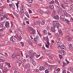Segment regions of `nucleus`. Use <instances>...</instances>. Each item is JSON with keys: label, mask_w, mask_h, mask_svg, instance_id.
<instances>
[{"label": "nucleus", "mask_w": 73, "mask_h": 73, "mask_svg": "<svg viewBox=\"0 0 73 73\" xmlns=\"http://www.w3.org/2000/svg\"><path fill=\"white\" fill-rule=\"evenodd\" d=\"M56 70L58 71V72H59L60 70V68H58Z\"/></svg>", "instance_id": "obj_61"}, {"label": "nucleus", "mask_w": 73, "mask_h": 73, "mask_svg": "<svg viewBox=\"0 0 73 73\" xmlns=\"http://www.w3.org/2000/svg\"><path fill=\"white\" fill-rule=\"evenodd\" d=\"M54 19H56V20H58L59 19V17L58 15H56L55 17H54Z\"/></svg>", "instance_id": "obj_27"}, {"label": "nucleus", "mask_w": 73, "mask_h": 73, "mask_svg": "<svg viewBox=\"0 0 73 73\" xmlns=\"http://www.w3.org/2000/svg\"><path fill=\"white\" fill-rule=\"evenodd\" d=\"M30 66H31V65H30V64H27L25 65V68H30Z\"/></svg>", "instance_id": "obj_23"}, {"label": "nucleus", "mask_w": 73, "mask_h": 73, "mask_svg": "<svg viewBox=\"0 0 73 73\" xmlns=\"http://www.w3.org/2000/svg\"><path fill=\"white\" fill-rule=\"evenodd\" d=\"M49 38H48V36H47L46 37V41H49Z\"/></svg>", "instance_id": "obj_53"}, {"label": "nucleus", "mask_w": 73, "mask_h": 73, "mask_svg": "<svg viewBox=\"0 0 73 73\" xmlns=\"http://www.w3.org/2000/svg\"><path fill=\"white\" fill-rule=\"evenodd\" d=\"M55 3L56 4H57L58 5H59V3H58V1L57 0H55Z\"/></svg>", "instance_id": "obj_40"}, {"label": "nucleus", "mask_w": 73, "mask_h": 73, "mask_svg": "<svg viewBox=\"0 0 73 73\" xmlns=\"http://www.w3.org/2000/svg\"><path fill=\"white\" fill-rule=\"evenodd\" d=\"M6 64H7V66H8V68H11V65H10V63H7V62H6L5 63Z\"/></svg>", "instance_id": "obj_24"}, {"label": "nucleus", "mask_w": 73, "mask_h": 73, "mask_svg": "<svg viewBox=\"0 0 73 73\" xmlns=\"http://www.w3.org/2000/svg\"><path fill=\"white\" fill-rule=\"evenodd\" d=\"M5 26L7 28L9 27V23L8 22H6L5 23Z\"/></svg>", "instance_id": "obj_13"}, {"label": "nucleus", "mask_w": 73, "mask_h": 73, "mask_svg": "<svg viewBox=\"0 0 73 73\" xmlns=\"http://www.w3.org/2000/svg\"><path fill=\"white\" fill-rule=\"evenodd\" d=\"M70 71L73 73V67L70 69Z\"/></svg>", "instance_id": "obj_59"}, {"label": "nucleus", "mask_w": 73, "mask_h": 73, "mask_svg": "<svg viewBox=\"0 0 73 73\" xmlns=\"http://www.w3.org/2000/svg\"><path fill=\"white\" fill-rule=\"evenodd\" d=\"M60 19L61 20H64L65 19V15L64 14H62L60 17Z\"/></svg>", "instance_id": "obj_11"}, {"label": "nucleus", "mask_w": 73, "mask_h": 73, "mask_svg": "<svg viewBox=\"0 0 73 73\" xmlns=\"http://www.w3.org/2000/svg\"><path fill=\"white\" fill-rule=\"evenodd\" d=\"M65 21L66 22L67 24H69V23H70V21L69 20H68L66 19H64Z\"/></svg>", "instance_id": "obj_26"}, {"label": "nucleus", "mask_w": 73, "mask_h": 73, "mask_svg": "<svg viewBox=\"0 0 73 73\" xmlns=\"http://www.w3.org/2000/svg\"><path fill=\"white\" fill-rule=\"evenodd\" d=\"M43 32L44 34H45V35L47 34V31L45 30L43 31Z\"/></svg>", "instance_id": "obj_45"}, {"label": "nucleus", "mask_w": 73, "mask_h": 73, "mask_svg": "<svg viewBox=\"0 0 73 73\" xmlns=\"http://www.w3.org/2000/svg\"><path fill=\"white\" fill-rule=\"evenodd\" d=\"M0 28H5V27H3V25L0 23Z\"/></svg>", "instance_id": "obj_57"}, {"label": "nucleus", "mask_w": 73, "mask_h": 73, "mask_svg": "<svg viewBox=\"0 0 73 73\" xmlns=\"http://www.w3.org/2000/svg\"><path fill=\"white\" fill-rule=\"evenodd\" d=\"M45 72L46 73H49V70L47 69L46 70Z\"/></svg>", "instance_id": "obj_56"}, {"label": "nucleus", "mask_w": 73, "mask_h": 73, "mask_svg": "<svg viewBox=\"0 0 73 73\" xmlns=\"http://www.w3.org/2000/svg\"><path fill=\"white\" fill-rule=\"evenodd\" d=\"M2 70H4L5 72H7L8 71V70H7V68L6 67H4L3 68V69H2Z\"/></svg>", "instance_id": "obj_28"}, {"label": "nucleus", "mask_w": 73, "mask_h": 73, "mask_svg": "<svg viewBox=\"0 0 73 73\" xmlns=\"http://www.w3.org/2000/svg\"><path fill=\"white\" fill-rule=\"evenodd\" d=\"M14 37H15V38H17V37H18V35L17 34H16L14 35Z\"/></svg>", "instance_id": "obj_58"}, {"label": "nucleus", "mask_w": 73, "mask_h": 73, "mask_svg": "<svg viewBox=\"0 0 73 73\" xmlns=\"http://www.w3.org/2000/svg\"><path fill=\"white\" fill-rule=\"evenodd\" d=\"M57 8H58V9H60V6L59 5L58 6H57Z\"/></svg>", "instance_id": "obj_63"}, {"label": "nucleus", "mask_w": 73, "mask_h": 73, "mask_svg": "<svg viewBox=\"0 0 73 73\" xmlns=\"http://www.w3.org/2000/svg\"><path fill=\"white\" fill-rule=\"evenodd\" d=\"M38 38L37 36L34 38V40L35 41V42L36 43H38Z\"/></svg>", "instance_id": "obj_9"}, {"label": "nucleus", "mask_w": 73, "mask_h": 73, "mask_svg": "<svg viewBox=\"0 0 73 73\" xmlns=\"http://www.w3.org/2000/svg\"><path fill=\"white\" fill-rule=\"evenodd\" d=\"M39 69L40 71H42L45 70V68L44 66H40L39 67Z\"/></svg>", "instance_id": "obj_4"}, {"label": "nucleus", "mask_w": 73, "mask_h": 73, "mask_svg": "<svg viewBox=\"0 0 73 73\" xmlns=\"http://www.w3.org/2000/svg\"><path fill=\"white\" fill-rule=\"evenodd\" d=\"M69 1H67L66 3L65 2H63V4L65 6H66V7H68V3H69Z\"/></svg>", "instance_id": "obj_17"}, {"label": "nucleus", "mask_w": 73, "mask_h": 73, "mask_svg": "<svg viewBox=\"0 0 73 73\" xmlns=\"http://www.w3.org/2000/svg\"><path fill=\"white\" fill-rule=\"evenodd\" d=\"M62 63L63 64V67H64V66H66V63H64V62H62Z\"/></svg>", "instance_id": "obj_38"}, {"label": "nucleus", "mask_w": 73, "mask_h": 73, "mask_svg": "<svg viewBox=\"0 0 73 73\" xmlns=\"http://www.w3.org/2000/svg\"><path fill=\"white\" fill-rule=\"evenodd\" d=\"M62 73H66V69H64L62 71Z\"/></svg>", "instance_id": "obj_52"}, {"label": "nucleus", "mask_w": 73, "mask_h": 73, "mask_svg": "<svg viewBox=\"0 0 73 73\" xmlns=\"http://www.w3.org/2000/svg\"><path fill=\"white\" fill-rule=\"evenodd\" d=\"M56 11H55V10L53 9L52 11V13L51 14V16H52V17H54V16H55V14H56Z\"/></svg>", "instance_id": "obj_7"}, {"label": "nucleus", "mask_w": 73, "mask_h": 73, "mask_svg": "<svg viewBox=\"0 0 73 73\" xmlns=\"http://www.w3.org/2000/svg\"><path fill=\"white\" fill-rule=\"evenodd\" d=\"M58 30L60 36H63V33H62V31H61L60 29H59Z\"/></svg>", "instance_id": "obj_8"}, {"label": "nucleus", "mask_w": 73, "mask_h": 73, "mask_svg": "<svg viewBox=\"0 0 73 73\" xmlns=\"http://www.w3.org/2000/svg\"><path fill=\"white\" fill-rule=\"evenodd\" d=\"M52 66H53V65H50L48 66V69H50V68H52Z\"/></svg>", "instance_id": "obj_42"}, {"label": "nucleus", "mask_w": 73, "mask_h": 73, "mask_svg": "<svg viewBox=\"0 0 73 73\" xmlns=\"http://www.w3.org/2000/svg\"><path fill=\"white\" fill-rule=\"evenodd\" d=\"M46 53L48 54H50L51 53V51L50 50H47L46 51Z\"/></svg>", "instance_id": "obj_25"}, {"label": "nucleus", "mask_w": 73, "mask_h": 73, "mask_svg": "<svg viewBox=\"0 0 73 73\" xmlns=\"http://www.w3.org/2000/svg\"><path fill=\"white\" fill-rule=\"evenodd\" d=\"M45 21H41V25H44V24H45Z\"/></svg>", "instance_id": "obj_30"}, {"label": "nucleus", "mask_w": 73, "mask_h": 73, "mask_svg": "<svg viewBox=\"0 0 73 73\" xmlns=\"http://www.w3.org/2000/svg\"><path fill=\"white\" fill-rule=\"evenodd\" d=\"M47 30H49L50 29V27L49 26H47L46 28Z\"/></svg>", "instance_id": "obj_50"}, {"label": "nucleus", "mask_w": 73, "mask_h": 73, "mask_svg": "<svg viewBox=\"0 0 73 73\" xmlns=\"http://www.w3.org/2000/svg\"><path fill=\"white\" fill-rule=\"evenodd\" d=\"M68 49L70 50L71 51H73V46H72V44H70L68 45Z\"/></svg>", "instance_id": "obj_5"}, {"label": "nucleus", "mask_w": 73, "mask_h": 73, "mask_svg": "<svg viewBox=\"0 0 73 73\" xmlns=\"http://www.w3.org/2000/svg\"><path fill=\"white\" fill-rule=\"evenodd\" d=\"M28 29L29 30V31H30V32L31 34H33V35L36 34V31L32 28L31 27H29L28 28Z\"/></svg>", "instance_id": "obj_1"}, {"label": "nucleus", "mask_w": 73, "mask_h": 73, "mask_svg": "<svg viewBox=\"0 0 73 73\" xmlns=\"http://www.w3.org/2000/svg\"><path fill=\"white\" fill-rule=\"evenodd\" d=\"M17 63H19V66H20V65H21V63H22V62H21V60H18L17 61Z\"/></svg>", "instance_id": "obj_21"}, {"label": "nucleus", "mask_w": 73, "mask_h": 73, "mask_svg": "<svg viewBox=\"0 0 73 73\" xmlns=\"http://www.w3.org/2000/svg\"><path fill=\"white\" fill-rule=\"evenodd\" d=\"M18 39L19 41H21L22 39V37L21 36H19L18 37Z\"/></svg>", "instance_id": "obj_39"}, {"label": "nucleus", "mask_w": 73, "mask_h": 73, "mask_svg": "<svg viewBox=\"0 0 73 73\" xmlns=\"http://www.w3.org/2000/svg\"><path fill=\"white\" fill-rule=\"evenodd\" d=\"M56 27L54 28L53 27H51V30L52 32H54V33H55L56 32V30H55V28Z\"/></svg>", "instance_id": "obj_18"}, {"label": "nucleus", "mask_w": 73, "mask_h": 73, "mask_svg": "<svg viewBox=\"0 0 73 73\" xmlns=\"http://www.w3.org/2000/svg\"><path fill=\"white\" fill-rule=\"evenodd\" d=\"M65 16H67V17L69 16V14L68 13L66 14L65 15Z\"/></svg>", "instance_id": "obj_64"}, {"label": "nucleus", "mask_w": 73, "mask_h": 73, "mask_svg": "<svg viewBox=\"0 0 73 73\" xmlns=\"http://www.w3.org/2000/svg\"><path fill=\"white\" fill-rule=\"evenodd\" d=\"M45 13L47 15H50V13H51V11L50 10H47L46 11Z\"/></svg>", "instance_id": "obj_19"}, {"label": "nucleus", "mask_w": 73, "mask_h": 73, "mask_svg": "<svg viewBox=\"0 0 73 73\" xmlns=\"http://www.w3.org/2000/svg\"><path fill=\"white\" fill-rule=\"evenodd\" d=\"M34 70L35 71V72H38L39 71L38 69L37 68L35 69Z\"/></svg>", "instance_id": "obj_60"}, {"label": "nucleus", "mask_w": 73, "mask_h": 73, "mask_svg": "<svg viewBox=\"0 0 73 73\" xmlns=\"http://www.w3.org/2000/svg\"><path fill=\"white\" fill-rule=\"evenodd\" d=\"M24 13V9H22V10L21 11V14H23V13Z\"/></svg>", "instance_id": "obj_43"}, {"label": "nucleus", "mask_w": 73, "mask_h": 73, "mask_svg": "<svg viewBox=\"0 0 73 73\" xmlns=\"http://www.w3.org/2000/svg\"><path fill=\"white\" fill-rule=\"evenodd\" d=\"M66 39L67 41H69L71 39H72V38L69 36H67L66 37Z\"/></svg>", "instance_id": "obj_15"}, {"label": "nucleus", "mask_w": 73, "mask_h": 73, "mask_svg": "<svg viewBox=\"0 0 73 73\" xmlns=\"http://www.w3.org/2000/svg\"><path fill=\"white\" fill-rule=\"evenodd\" d=\"M52 22L54 23H53V27L54 28H56V25L58 26V25L59 24V22L57 21H53Z\"/></svg>", "instance_id": "obj_2"}, {"label": "nucleus", "mask_w": 73, "mask_h": 73, "mask_svg": "<svg viewBox=\"0 0 73 73\" xmlns=\"http://www.w3.org/2000/svg\"><path fill=\"white\" fill-rule=\"evenodd\" d=\"M54 2L52 0L51 2H49V4H54Z\"/></svg>", "instance_id": "obj_32"}, {"label": "nucleus", "mask_w": 73, "mask_h": 73, "mask_svg": "<svg viewBox=\"0 0 73 73\" xmlns=\"http://www.w3.org/2000/svg\"><path fill=\"white\" fill-rule=\"evenodd\" d=\"M16 58L17 59H18V60H19V59H20V56H17V55L16 56Z\"/></svg>", "instance_id": "obj_34"}, {"label": "nucleus", "mask_w": 73, "mask_h": 73, "mask_svg": "<svg viewBox=\"0 0 73 73\" xmlns=\"http://www.w3.org/2000/svg\"><path fill=\"white\" fill-rule=\"evenodd\" d=\"M28 2H29V3H32L33 2L32 0H28Z\"/></svg>", "instance_id": "obj_54"}, {"label": "nucleus", "mask_w": 73, "mask_h": 73, "mask_svg": "<svg viewBox=\"0 0 73 73\" xmlns=\"http://www.w3.org/2000/svg\"><path fill=\"white\" fill-rule=\"evenodd\" d=\"M3 15H4V14H3V12L0 13V16H3Z\"/></svg>", "instance_id": "obj_47"}, {"label": "nucleus", "mask_w": 73, "mask_h": 73, "mask_svg": "<svg viewBox=\"0 0 73 73\" xmlns=\"http://www.w3.org/2000/svg\"><path fill=\"white\" fill-rule=\"evenodd\" d=\"M36 23L37 24V25H40L41 24L40 22L39 21H36Z\"/></svg>", "instance_id": "obj_37"}, {"label": "nucleus", "mask_w": 73, "mask_h": 73, "mask_svg": "<svg viewBox=\"0 0 73 73\" xmlns=\"http://www.w3.org/2000/svg\"><path fill=\"white\" fill-rule=\"evenodd\" d=\"M15 4L16 5L17 8H18L19 7V1H17V3H15Z\"/></svg>", "instance_id": "obj_51"}, {"label": "nucleus", "mask_w": 73, "mask_h": 73, "mask_svg": "<svg viewBox=\"0 0 73 73\" xmlns=\"http://www.w3.org/2000/svg\"><path fill=\"white\" fill-rule=\"evenodd\" d=\"M26 15L28 18H29V14H28V13H26Z\"/></svg>", "instance_id": "obj_49"}, {"label": "nucleus", "mask_w": 73, "mask_h": 73, "mask_svg": "<svg viewBox=\"0 0 73 73\" xmlns=\"http://www.w3.org/2000/svg\"><path fill=\"white\" fill-rule=\"evenodd\" d=\"M28 54H32V50H30L28 52Z\"/></svg>", "instance_id": "obj_33"}, {"label": "nucleus", "mask_w": 73, "mask_h": 73, "mask_svg": "<svg viewBox=\"0 0 73 73\" xmlns=\"http://www.w3.org/2000/svg\"><path fill=\"white\" fill-rule=\"evenodd\" d=\"M70 7L72 9V10L73 11V5L72 4L70 5Z\"/></svg>", "instance_id": "obj_48"}, {"label": "nucleus", "mask_w": 73, "mask_h": 73, "mask_svg": "<svg viewBox=\"0 0 73 73\" xmlns=\"http://www.w3.org/2000/svg\"><path fill=\"white\" fill-rule=\"evenodd\" d=\"M10 41H12V42H13L14 44L16 43V40H15V39H14L12 37H11L10 39Z\"/></svg>", "instance_id": "obj_6"}, {"label": "nucleus", "mask_w": 73, "mask_h": 73, "mask_svg": "<svg viewBox=\"0 0 73 73\" xmlns=\"http://www.w3.org/2000/svg\"><path fill=\"white\" fill-rule=\"evenodd\" d=\"M57 13H58V14H59L60 15L61 14V11H60V10H59L57 11Z\"/></svg>", "instance_id": "obj_36"}, {"label": "nucleus", "mask_w": 73, "mask_h": 73, "mask_svg": "<svg viewBox=\"0 0 73 73\" xmlns=\"http://www.w3.org/2000/svg\"><path fill=\"white\" fill-rule=\"evenodd\" d=\"M47 8H50L51 9H54V6H53V5H50L49 7H47Z\"/></svg>", "instance_id": "obj_20"}, {"label": "nucleus", "mask_w": 73, "mask_h": 73, "mask_svg": "<svg viewBox=\"0 0 73 73\" xmlns=\"http://www.w3.org/2000/svg\"><path fill=\"white\" fill-rule=\"evenodd\" d=\"M33 64L34 66L36 65V62H35V61L34 60H33Z\"/></svg>", "instance_id": "obj_31"}, {"label": "nucleus", "mask_w": 73, "mask_h": 73, "mask_svg": "<svg viewBox=\"0 0 73 73\" xmlns=\"http://www.w3.org/2000/svg\"><path fill=\"white\" fill-rule=\"evenodd\" d=\"M0 62H4V60L3 59H0Z\"/></svg>", "instance_id": "obj_62"}, {"label": "nucleus", "mask_w": 73, "mask_h": 73, "mask_svg": "<svg viewBox=\"0 0 73 73\" xmlns=\"http://www.w3.org/2000/svg\"><path fill=\"white\" fill-rule=\"evenodd\" d=\"M0 57L3 58H4V59H7V57L6 56L1 54H0Z\"/></svg>", "instance_id": "obj_12"}, {"label": "nucleus", "mask_w": 73, "mask_h": 73, "mask_svg": "<svg viewBox=\"0 0 73 73\" xmlns=\"http://www.w3.org/2000/svg\"><path fill=\"white\" fill-rule=\"evenodd\" d=\"M27 42H28L29 44H30V45H32V42L31 41V40H29V39H27Z\"/></svg>", "instance_id": "obj_22"}, {"label": "nucleus", "mask_w": 73, "mask_h": 73, "mask_svg": "<svg viewBox=\"0 0 73 73\" xmlns=\"http://www.w3.org/2000/svg\"><path fill=\"white\" fill-rule=\"evenodd\" d=\"M41 10L40 9H39L38 10V12H39V13H42L43 12V11H41ZM41 11V12H40Z\"/></svg>", "instance_id": "obj_46"}, {"label": "nucleus", "mask_w": 73, "mask_h": 73, "mask_svg": "<svg viewBox=\"0 0 73 73\" xmlns=\"http://www.w3.org/2000/svg\"><path fill=\"white\" fill-rule=\"evenodd\" d=\"M3 63H1L0 64V68L1 69H3V68L4 67H3Z\"/></svg>", "instance_id": "obj_29"}, {"label": "nucleus", "mask_w": 73, "mask_h": 73, "mask_svg": "<svg viewBox=\"0 0 73 73\" xmlns=\"http://www.w3.org/2000/svg\"><path fill=\"white\" fill-rule=\"evenodd\" d=\"M23 63H25L26 62H27V60H25V59H24L23 60Z\"/></svg>", "instance_id": "obj_55"}, {"label": "nucleus", "mask_w": 73, "mask_h": 73, "mask_svg": "<svg viewBox=\"0 0 73 73\" xmlns=\"http://www.w3.org/2000/svg\"><path fill=\"white\" fill-rule=\"evenodd\" d=\"M3 17L4 18V19L5 18L6 19H7V20H8L9 19V17H8V15L5 14L3 15Z\"/></svg>", "instance_id": "obj_16"}, {"label": "nucleus", "mask_w": 73, "mask_h": 73, "mask_svg": "<svg viewBox=\"0 0 73 73\" xmlns=\"http://www.w3.org/2000/svg\"><path fill=\"white\" fill-rule=\"evenodd\" d=\"M29 57V58L30 59V60H31L33 58V54H30L29 56L27 54L26 55V58H28Z\"/></svg>", "instance_id": "obj_3"}, {"label": "nucleus", "mask_w": 73, "mask_h": 73, "mask_svg": "<svg viewBox=\"0 0 73 73\" xmlns=\"http://www.w3.org/2000/svg\"><path fill=\"white\" fill-rule=\"evenodd\" d=\"M20 43L21 44L22 46V47H23L24 46V43L23 42H21Z\"/></svg>", "instance_id": "obj_44"}, {"label": "nucleus", "mask_w": 73, "mask_h": 73, "mask_svg": "<svg viewBox=\"0 0 73 73\" xmlns=\"http://www.w3.org/2000/svg\"><path fill=\"white\" fill-rule=\"evenodd\" d=\"M66 31V32H69V31H70V29H69V28H66L65 29Z\"/></svg>", "instance_id": "obj_35"}, {"label": "nucleus", "mask_w": 73, "mask_h": 73, "mask_svg": "<svg viewBox=\"0 0 73 73\" xmlns=\"http://www.w3.org/2000/svg\"><path fill=\"white\" fill-rule=\"evenodd\" d=\"M60 48L61 49H63V50H65L66 49V48H65V46L64 45H62L60 46Z\"/></svg>", "instance_id": "obj_10"}, {"label": "nucleus", "mask_w": 73, "mask_h": 73, "mask_svg": "<svg viewBox=\"0 0 73 73\" xmlns=\"http://www.w3.org/2000/svg\"><path fill=\"white\" fill-rule=\"evenodd\" d=\"M19 29L21 33H24V30L22 27H19Z\"/></svg>", "instance_id": "obj_14"}, {"label": "nucleus", "mask_w": 73, "mask_h": 73, "mask_svg": "<svg viewBox=\"0 0 73 73\" xmlns=\"http://www.w3.org/2000/svg\"><path fill=\"white\" fill-rule=\"evenodd\" d=\"M59 57L60 58L61 60L62 58V56L61 55L59 54Z\"/></svg>", "instance_id": "obj_41"}]
</instances>
